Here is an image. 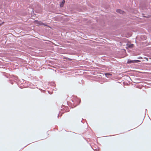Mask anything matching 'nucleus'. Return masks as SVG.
<instances>
[{
	"mask_svg": "<svg viewBox=\"0 0 151 151\" xmlns=\"http://www.w3.org/2000/svg\"><path fill=\"white\" fill-rule=\"evenodd\" d=\"M72 101L73 102V100H72Z\"/></svg>",
	"mask_w": 151,
	"mask_h": 151,
	"instance_id": "18",
	"label": "nucleus"
},
{
	"mask_svg": "<svg viewBox=\"0 0 151 151\" xmlns=\"http://www.w3.org/2000/svg\"><path fill=\"white\" fill-rule=\"evenodd\" d=\"M140 62V61L139 60H134V63H138Z\"/></svg>",
	"mask_w": 151,
	"mask_h": 151,
	"instance_id": "7",
	"label": "nucleus"
},
{
	"mask_svg": "<svg viewBox=\"0 0 151 151\" xmlns=\"http://www.w3.org/2000/svg\"><path fill=\"white\" fill-rule=\"evenodd\" d=\"M116 12L118 13L122 14H123L124 13V12L123 11L119 9H116Z\"/></svg>",
	"mask_w": 151,
	"mask_h": 151,
	"instance_id": "1",
	"label": "nucleus"
},
{
	"mask_svg": "<svg viewBox=\"0 0 151 151\" xmlns=\"http://www.w3.org/2000/svg\"><path fill=\"white\" fill-rule=\"evenodd\" d=\"M61 111H63V109H61Z\"/></svg>",
	"mask_w": 151,
	"mask_h": 151,
	"instance_id": "14",
	"label": "nucleus"
},
{
	"mask_svg": "<svg viewBox=\"0 0 151 151\" xmlns=\"http://www.w3.org/2000/svg\"><path fill=\"white\" fill-rule=\"evenodd\" d=\"M54 89V90H55V91L56 90H55V89Z\"/></svg>",
	"mask_w": 151,
	"mask_h": 151,
	"instance_id": "22",
	"label": "nucleus"
},
{
	"mask_svg": "<svg viewBox=\"0 0 151 151\" xmlns=\"http://www.w3.org/2000/svg\"><path fill=\"white\" fill-rule=\"evenodd\" d=\"M35 88V87H32V88Z\"/></svg>",
	"mask_w": 151,
	"mask_h": 151,
	"instance_id": "20",
	"label": "nucleus"
},
{
	"mask_svg": "<svg viewBox=\"0 0 151 151\" xmlns=\"http://www.w3.org/2000/svg\"><path fill=\"white\" fill-rule=\"evenodd\" d=\"M66 59H67V58H66ZM68 59H69V58H68Z\"/></svg>",
	"mask_w": 151,
	"mask_h": 151,
	"instance_id": "21",
	"label": "nucleus"
},
{
	"mask_svg": "<svg viewBox=\"0 0 151 151\" xmlns=\"http://www.w3.org/2000/svg\"><path fill=\"white\" fill-rule=\"evenodd\" d=\"M10 83L12 84H13L14 83V82L13 81H10Z\"/></svg>",
	"mask_w": 151,
	"mask_h": 151,
	"instance_id": "10",
	"label": "nucleus"
},
{
	"mask_svg": "<svg viewBox=\"0 0 151 151\" xmlns=\"http://www.w3.org/2000/svg\"><path fill=\"white\" fill-rule=\"evenodd\" d=\"M44 25L45 26H47V25Z\"/></svg>",
	"mask_w": 151,
	"mask_h": 151,
	"instance_id": "16",
	"label": "nucleus"
},
{
	"mask_svg": "<svg viewBox=\"0 0 151 151\" xmlns=\"http://www.w3.org/2000/svg\"><path fill=\"white\" fill-rule=\"evenodd\" d=\"M65 2V1L64 0H63L62 1V2L60 4V6L61 7H63Z\"/></svg>",
	"mask_w": 151,
	"mask_h": 151,
	"instance_id": "3",
	"label": "nucleus"
},
{
	"mask_svg": "<svg viewBox=\"0 0 151 151\" xmlns=\"http://www.w3.org/2000/svg\"><path fill=\"white\" fill-rule=\"evenodd\" d=\"M38 24L40 25H42L43 23L41 21H40L38 22Z\"/></svg>",
	"mask_w": 151,
	"mask_h": 151,
	"instance_id": "8",
	"label": "nucleus"
},
{
	"mask_svg": "<svg viewBox=\"0 0 151 151\" xmlns=\"http://www.w3.org/2000/svg\"><path fill=\"white\" fill-rule=\"evenodd\" d=\"M127 46L129 48H132L133 47L134 45L133 44L128 45Z\"/></svg>",
	"mask_w": 151,
	"mask_h": 151,
	"instance_id": "5",
	"label": "nucleus"
},
{
	"mask_svg": "<svg viewBox=\"0 0 151 151\" xmlns=\"http://www.w3.org/2000/svg\"><path fill=\"white\" fill-rule=\"evenodd\" d=\"M67 104H68V105H69V104H68V102H67Z\"/></svg>",
	"mask_w": 151,
	"mask_h": 151,
	"instance_id": "13",
	"label": "nucleus"
},
{
	"mask_svg": "<svg viewBox=\"0 0 151 151\" xmlns=\"http://www.w3.org/2000/svg\"><path fill=\"white\" fill-rule=\"evenodd\" d=\"M105 75L106 76L107 78H108L109 76H111L112 74L111 73H106L105 74Z\"/></svg>",
	"mask_w": 151,
	"mask_h": 151,
	"instance_id": "6",
	"label": "nucleus"
},
{
	"mask_svg": "<svg viewBox=\"0 0 151 151\" xmlns=\"http://www.w3.org/2000/svg\"><path fill=\"white\" fill-rule=\"evenodd\" d=\"M64 111H60L59 112V114L58 116H58L59 115H60V116H61L62 114L66 112V110H64Z\"/></svg>",
	"mask_w": 151,
	"mask_h": 151,
	"instance_id": "4",
	"label": "nucleus"
},
{
	"mask_svg": "<svg viewBox=\"0 0 151 151\" xmlns=\"http://www.w3.org/2000/svg\"><path fill=\"white\" fill-rule=\"evenodd\" d=\"M77 100V101H80V99H79V98H77V99H76Z\"/></svg>",
	"mask_w": 151,
	"mask_h": 151,
	"instance_id": "11",
	"label": "nucleus"
},
{
	"mask_svg": "<svg viewBox=\"0 0 151 151\" xmlns=\"http://www.w3.org/2000/svg\"><path fill=\"white\" fill-rule=\"evenodd\" d=\"M79 104L78 103L77 104H76L77 105H78Z\"/></svg>",
	"mask_w": 151,
	"mask_h": 151,
	"instance_id": "15",
	"label": "nucleus"
},
{
	"mask_svg": "<svg viewBox=\"0 0 151 151\" xmlns=\"http://www.w3.org/2000/svg\"><path fill=\"white\" fill-rule=\"evenodd\" d=\"M131 63H134V60H131L130 59H128L127 63L129 64Z\"/></svg>",
	"mask_w": 151,
	"mask_h": 151,
	"instance_id": "2",
	"label": "nucleus"
},
{
	"mask_svg": "<svg viewBox=\"0 0 151 151\" xmlns=\"http://www.w3.org/2000/svg\"><path fill=\"white\" fill-rule=\"evenodd\" d=\"M66 110H67V112L68 111V110H67V109H66Z\"/></svg>",
	"mask_w": 151,
	"mask_h": 151,
	"instance_id": "19",
	"label": "nucleus"
},
{
	"mask_svg": "<svg viewBox=\"0 0 151 151\" xmlns=\"http://www.w3.org/2000/svg\"><path fill=\"white\" fill-rule=\"evenodd\" d=\"M51 85H52V86H55V84L54 83H52Z\"/></svg>",
	"mask_w": 151,
	"mask_h": 151,
	"instance_id": "9",
	"label": "nucleus"
},
{
	"mask_svg": "<svg viewBox=\"0 0 151 151\" xmlns=\"http://www.w3.org/2000/svg\"><path fill=\"white\" fill-rule=\"evenodd\" d=\"M141 58H142L141 57H139L137 58V59H140Z\"/></svg>",
	"mask_w": 151,
	"mask_h": 151,
	"instance_id": "12",
	"label": "nucleus"
},
{
	"mask_svg": "<svg viewBox=\"0 0 151 151\" xmlns=\"http://www.w3.org/2000/svg\"><path fill=\"white\" fill-rule=\"evenodd\" d=\"M48 92H49V93H50V94H51V93H50V92H49V91H48Z\"/></svg>",
	"mask_w": 151,
	"mask_h": 151,
	"instance_id": "17",
	"label": "nucleus"
}]
</instances>
